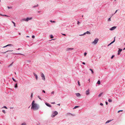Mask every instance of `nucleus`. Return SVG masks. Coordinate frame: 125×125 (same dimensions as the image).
I'll return each instance as SVG.
<instances>
[{"label": "nucleus", "mask_w": 125, "mask_h": 125, "mask_svg": "<svg viewBox=\"0 0 125 125\" xmlns=\"http://www.w3.org/2000/svg\"><path fill=\"white\" fill-rule=\"evenodd\" d=\"M39 105L36 104H35L31 105V109H33L34 110H37L39 109Z\"/></svg>", "instance_id": "1"}, {"label": "nucleus", "mask_w": 125, "mask_h": 125, "mask_svg": "<svg viewBox=\"0 0 125 125\" xmlns=\"http://www.w3.org/2000/svg\"><path fill=\"white\" fill-rule=\"evenodd\" d=\"M32 19V17H27L26 19H24L22 20V21H28L29 20H31Z\"/></svg>", "instance_id": "2"}, {"label": "nucleus", "mask_w": 125, "mask_h": 125, "mask_svg": "<svg viewBox=\"0 0 125 125\" xmlns=\"http://www.w3.org/2000/svg\"><path fill=\"white\" fill-rule=\"evenodd\" d=\"M58 114V113L57 111H55L53 112V114H52V116L54 117L57 115Z\"/></svg>", "instance_id": "3"}, {"label": "nucleus", "mask_w": 125, "mask_h": 125, "mask_svg": "<svg viewBox=\"0 0 125 125\" xmlns=\"http://www.w3.org/2000/svg\"><path fill=\"white\" fill-rule=\"evenodd\" d=\"M98 39L96 38H95L93 43L95 44H96L98 42Z\"/></svg>", "instance_id": "4"}, {"label": "nucleus", "mask_w": 125, "mask_h": 125, "mask_svg": "<svg viewBox=\"0 0 125 125\" xmlns=\"http://www.w3.org/2000/svg\"><path fill=\"white\" fill-rule=\"evenodd\" d=\"M41 74L42 79L43 80L45 81V78L44 74L42 73V72L41 73Z\"/></svg>", "instance_id": "5"}, {"label": "nucleus", "mask_w": 125, "mask_h": 125, "mask_svg": "<svg viewBox=\"0 0 125 125\" xmlns=\"http://www.w3.org/2000/svg\"><path fill=\"white\" fill-rule=\"evenodd\" d=\"M116 27H117L116 26L113 27H112L110 28L109 29V30L111 31H113L116 28Z\"/></svg>", "instance_id": "6"}, {"label": "nucleus", "mask_w": 125, "mask_h": 125, "mask_svg": "<svg viewBox=\"0 0 125 125\" xmlns=\"http://www.w3.org/2000/svg\"><path fill=\"white\" fill-rule=\"evenodd\" d=\"M119 50L118 51V54H117L118 55H119L120 54V53L122 51V49H118Z\"/></svg>", "instance_id": "7"}, {"label": "nucleus", "mask_w": 125, "mask_h": 125, "mask_svg": "<svg viewBox=\"0 0 125 125\" xmlns=\"http://www.w3.org/2000/svg\"><path fill=\"white\" fill-rule=\"evenodd\" d=\"M45 104L48 106L49 107H51V105L48 103L46 102L45 103Z\"/></svg>", "instance_id": "8"}, {"label": "nucleus", "mask_w": 125, "mask_h": 125, "mask_svg": "<svg viewBox=\"0 0 125 125\" xmlns=\"http://www.w3.org/2000/svg\"><path fill=\"white\" fill-rule=\"evenodd\" d=\"M86 94L87 95H88L89 94V89H88V90L86 91Z\"/></svg>", "instance_id": "9"}, {"label": "nucleus", "mask_w": 125, "mask_h": 125, "mask_svg": "<svg viewBox=\"0 0 125 125\" xmlns=\"http://www.w3.org/2000/svg\"><path fill=\"white\" fill-rule=\"evenodd\" d=\"M33 75L35 76L36 79V80H37L38 78V76L35 73H33Z\"/></svg>", "instance_id": "10"}, {"label": "nucleus", "mask_w": 125, "mask_h": 125, "mask_svg": "<svg viewBox=\"0 0 125 125\" xmlns=\"http://www.w3.org/2000/svg\"><path fill=\"white\" fill-rule=\"evenodd\" d=\"M73 48H68L67 49L66 51H70L71 50H73Z\"/></svg>", "instance_id": "11"}, {"label": "nucleus", "mask_w": 125, "mask_h": 125, "mask_svg": "<svg viewBox=\"0 0 125 125\" xmlns=\"http://www.w3.org/2000/svg\"><path fill=\"white\" fill-rule=\"evenodd\" d=\"M11 53V54H21V55H24L23 54H21L20 53Z\"/></svg>", "instance_id": "12"}, {"label": "nucleus", "mask_w": 125, "mask_h": 125, "mask_svg": "<svg viewBox=\"0 0 125 125\" xmlns=\"http://www.w3.org/2000/svg\"><path fill=\"white\" fill-rule=\"evenodd\" d=\"M112 120H108L105 122V123L106 124L108 123H109L111 121H112Z\"/></svg>", "instance_id": "13"}, {"label": "nucleus", "mask_w": 125, "mask_h": 125, "mask_svg": "<svg viewBox=\"0 0 125 125\" xmlns=\"http://www.w3.org/2000/svg\"><path fill=\"white\" fill-rule=\"evenodd\" d=\"M76 94L77 97H79L81 96L80 94L79 93H76Z\"/></svg>", "instance_id": "14"}, {"label": "nucleus", "mask_w": 125, "mask_h": 125, "mask_svg": "<svg viewBox=\"0 0 125 125\" xmlns=\"http://www.w3.org/2000/svg\"><path fill=\"white\" fill-rule=\"evenodd\" d=\"M13 63V62H12V63L11 64H10L9 65H8V67H9L11 66L12 65V64Z\"/></svg>", "instance_id": "15"}, {"label": "nucleus", "mask_w": 125, "mask_h": 125, "mask_svg": "<svg viewBox=\"0 0 125 125\" xmlns=\"http://www.w3.org/2000/svg\"><path fill=\"white\" fill-rule=\"evenodd\" d=\"M7 51L5 52H1V53H5L6 52H9V51Z\"/></svg>", "instance_id": "16"}, {"label": "nucleus", "mask_w": 125, "mask_h": 125, "mask_svg": "<svg viewBox=\"0 0 125 125\" xmlns=\"http://www.w3.org/2000/svg\"><path fill=\"white\" fill-rule=\"evenodd\" d=\"M79 107V106H75L73 108V109H75Z\"/></svg>", "instance_id": "17"}, {"label": "nucleus", "mask_w": 125, "mask_h": 125, "mask_svg": "<svg viewBox=\"0 0 125 125\" xmlns=\"http://www.w3.org/2000/svg\"><path fill=\"white\" fill-rule=\"evenodd\" d=\"M14 87L15 88H16L18 87L17 83H16L15 84V85Z\"/></svg>", "instance_id": "18"}, {"label": "nucleus", "mask_w": 125, "mask_h": 125, "mask_svg": "<svg viewBox=\"0 0 125 125\" xmlns=\"http://www.w3.org/2000/svg\"><path fill=\"white\" fill-rule=\"evenodd\" d=\"M115 37L114 38V40L112 42H111L110 43L111 44L113 43L115 41Z\"/></svg>", "instance_id": "19"}, {"label": "nucleus", "mask_w": 125, "mask_h": 125, "mask_svg": "<svg viewBox=\"0 0 125 125\" xmlns=\"http://www.w3.org/2000/svg\"><path fill=\"white\" fill-rule=\"evenodd\" d=\"M35 101L34 100H33L32 101V102L31 103V105H33L34 104H35Z\"/></svg>", "instance_id": "20"}, {"label": "nucleus", "mask_w": 125, "mask_h": 125, "mask_svg": "<svg viewBox=\"0 0 125 125\" xmlns=\"http://www.w3.org/2000/svg\"><path fill=\"white\" fill-rule=\"evenodd\" d=\"M103 94V93H101L100 94L98 95V97H100Z\"/></svg>", "instance_id": "21"}, {"label": "nucleus", "mask_w": 125, "mask_h": 125, "mask_svg": "<svg viewBox=\"0 0 125 125\" xmlns=\"http://www.w3.org/2000/svg\"><path fill=\"white\" fill-rule=\"evenodd\" d=\"M97 83L99 84H100V81H99V80H98V81H97Z\"/></svg>", "instance_id": "22"}, {"label": "nucleus", "mask_w": 125, "mask_h": 125, "mask_svg": "<svg viewBox=\"0 0 125 125\" xmlns=\"http://www.w3.org/2000/svg\"><path fill=\"white\" fill-rule=\"evenodd\" d=\"M38 6V4H37L36 5H35V6H34L33 7V8H35L36 7H37Z\"/></svg>", "instance_id": "23"}, {"label": "nucleus", "mask_w": 125, "mask_h": 125, "mask_svg": "<svg viewBox=\"0 0 125 125\" xmlns=\"http://www.w3.org/2000/svg\"><path fill=\"white\" fill-rule=\"evenodd\" d=\"M7 45V46H13V45L12 44H8Z\"/></svg>", "instance_id": "24"}, {"label": "nucleus", "mask_w": 125, "mask_h": 125, "mask_svg": "<svg viewBox=\"0 0 125 125\" xmlns=\"http://www.w3.org/2000/svg\"><path fill=\"white\" fill-rule=\"evenodd\" d=\"M108 101L110 102H112V101L111 100V99H109L108 100Z\"/></svg>", "instance_id": "25"}, {"label": "nucleus", "mask_w": 125, "mask_h": 125, "mask_svg": "<svg viewBox=\"0 0 125 125\" xmlns=\"http://www.w3.org/2000/svg\"><path fill=\"white\" fill-rule=\"evenodd\" d=\"M12 79L14 81L16 82V80H15L13 77L12 78Z\"/></svg>", "instance_id": "26"}, {"label": "nucleus", "mask_w": 125, "mask_h": 125, "mask_svg": "<svg viewBox=\"0 0 125 125\" xmlns=\"http://www.w3.org/2000/svg\"><path fill=\"white\" fill-rule=\"evenodd\" d=\"M50 21L52 23H54L55 22V21H52V20H51Z\"/></svg>", "instance_id": "27"}, {"label": "nucleus", "mask_w": 125, "mask_h": 125, "mask_svg": "<svg viewBox=\"0 0 125 125\" xmlns=\"http://www.w3.org/2000/svg\"><path fill=\"white\" fill-rule=\"evenodd\" d=\"M89 70L91 71L92 73H94V72H93V70L92 69H89Z\"/></svg>", "instance_id": "28"}, {"label": "nucleus", "mask_w": 125, "mask_h": 125, "mask_svg": "<svg viewBox=\"0 0 125 125\" xmlns=\"http://www.w3.org/2000/svg\"><path fill=\"white\" fill-rule=\"evenodd\" d=\"M85 33H86V34H90V32L88 31H86V32H85Z\"/></svg>", "instance_id": "29"}, {"label": "nucleus", "mask_w": 125, "mask_h": 125, "mask_svg": "<svg viewBox=\"0 0 125 125\" xmlns=\"http://www.w3.org/2000/svg\"><path fill=\"white\" fill-rule=\"evenodd\" d=\"M38 97L41 100H42V99L41 98V97L40 96H38Z\"/></svg>", "instance_id": "30"}, {"label": "nucleus", "mask_w": 125, "mask_h": 125, "mask_svg": "<svg viewBox=\"0 0 125 125\" xmlns=\"http://www.w3.org/2000/svg\"><path fill=\"white\" fill-rule=\"evenodd\" d=\"M50 37L52 39L53 38V36L52 35H50Z\"/></svg>", "instance_id": "31"}, {"label": "nucleus", "mask_w": 125, "mask_h": 125, "mask_svg": "<svg viewBox=\"0 0 125 125\" xmlns=\"http://www.w3.org/2000/svg\"><path fill=\"white\" fill-rule=\"evenodd\" d=\"M8 8V9H12V7H9L8 6L7 7Z\"/></svg>", "instance_id": "32"}, {"label": "nucleus", "mask_w": 125, "mask_h": 125, "mask_svg": "<svg viewBox=\"0 0 125 125\" xmlns=\"http://www.w3.org/2000/svg\"><path fill=\"white\" fill-rule=\"evenodd\" d=\"M3 16L10 17V16H8L6 15H3Z\"/></svg>", "instance_id": "33"}, {"label": "nucleus", "mask_w": 125, "mask_h": 125, "mask_svg": "<svg viewBox=\"0 0 125 125\" xmlns=\"http://www.w3.org/2000/svg\"><path fill=\"white\" fill-rule=\"evenodd\" d=\"M12 23L13 24H14V27H15L16 26V25H15V23L13 21H12Z\"/></svg>", "instance_id": "34"}, {"label": "nucleus", "mask_w": 125, "mask_h": 125, "mask_svg": "<svg viewBox=\"0 0 125 125\" xmlns=\"http://www.w3.org/2000/svg\"><path fill=\"white\" fill-rule=\"evenodd\" d=\"M33 94V93H31V98H32V97Z\"/></svg>", "instance_id": "35"}, {"label": "nucleus", "mask_w": 125, "mask_h": 125, "mask_svg": "<svg viewBox=\"0 0 125 125\" xmlns=\"http://www.w3.org/2000/svg\"><path fill=\"white\" fill-rule=\"evenodd\" d=\"M118 10H116L115 12V13L113 14V15H114L116 13V12H117V11Z\"/></svg>", "instance_id": "36"}, {"label": "nucleus", "mask_w": 125, "mask_h": 125, "mask_svg": "<svg viewBox=\"0 0 125 125\" xmlns=\"http://www.w3.org/2000/svg\"><path fill=\"white\" fill-rule=\"evenodd\" d=\"M78 85L79 86H80V82H79V81H78Z\"/></svg>", "instance_id": "37"}, {"label": "nucleus", "mask_w": 125, "mask_h": 125, "mask_svg": "<svg viewBox=\"0 0 125 125\" xmlns=\"http://www.w3.org/2000/svg\"><path fill=\"white\" fill-rule=\"evenodd\" d=\"M2 112L4 114H5L6 113V112L4 110H2Z\"/></svg>", "instance_id": "38"}, {"label": "nucleus", "mask_w": 125, "mask_h": 125, "mask_svg": "<svg viewBox=\"0 0 125 125\" xmlns=\"http://www.w3.org/2000/svg\"><path fill=\"white\" fill-rule=\"evenodd\" d=\"M80 23V22L79 21H77V24L78 25H79Z\"/></svg>", "instance_id": "39"}, {"label": "nucleus", "mask_w": 125, "mask_h": 125, "mask_svg": "<svg viewBox=\"0 0 125 125\" xmlns=\"http://www.w3.org/2000/svg\"><path fill=\"white\" fill-rule=\"evenodd\" d=\"M114 55H112L111 57V58L112 59H113L114 58Z\"/></svg>", "instance_id": "40"}, {"label": "nucleus", "mask_w": 125, "mask_h": 125, "mask_svg": "<svg viewBox=\"0 0 125 125\" xmlns=\"http://www.w3.org/2000/svg\"><path fill=\"white\" fill-rule=\"evenodd\" d=\"M87 54V53L86 52H85L84 53V56H86Z\"/></svg>", "instance_id": "41"}, {"label": "nucleus", "mask_w": 125, "mask_h": 125, "mask_svg": "<svg viewBox=\"0 0 125 125\" xmlns=\"http://www.w3.org/2000/svg\"><path fill=\"white\" fill-rule=\"evenodd\" d=\"M2 108H5L6 109H7V107L5 106H4Z\"/></svg>", "instance_id": "42"}, {"label": "nucleus", "mask_w": 125, "mask_h": 125, "mask_svg": "<svg viewBox=\"0 0 125 125\" xmlns=\"http://www.w3.org/2000/svg\"><path fill=\"white\" fill-rule=\"evenodd\" d=\"M35 36L34 35H33L32 36V38H35Z\"/></svg>", "instance_id": "43"}, {"label": "nucleus", "mask_w": 125, "mask_h": 125, "mask_svg": "<svg viewBox=\"0 0 125 125\" xmlns=\"http://www.w3.org/2000/svg\"><path fill=\"white\" fill-rule=\"evenodd\" d=\"M100 104V105H101L102 106H103V104L102 103H101Z\"/></svg>", "instance_id": "44"}, {"label": "nucleus", "mask_w": 125, "mask_h": 125, "mask_svg": "<svg viewBox=\"0 0 125 125\" xmlns=\"http://www.w3.org/2000/svg\"><path fill=\"white\" fill-rule=\"evenodd\" d=\"M21 125H26V124L25 123H23Z\"/></svg>", "instance_id": "45"}, {"label": "nucleus", "mask_w": 125, "mask_h": 125, "mask_svg": "<svg viewBox=\"0 0 125 125\" xmlns=\"http://www.w3.org/2000/svg\"><path fill=\"white\" fill-rule=\"evenodd\" d=\"M123 111V110H119V111H118V113H119L120 112H122Z\"/></svg>", "instance_id": "46"}, {"label": "nucleus", "mask_w": 125, "mask_h": 125, "mask_svg": "<svg viewBox=\"0 0 125 125\" xmlns=\"http://www.w3.org/2000/svg\"><path fill=\"white\" fill-rule=\"evenodd\" d=\"M111 21V18H109L108 19V21Z\"/></svg>", "instance_id": "47"}, {"label": "nucleus", "mask_w": 125, "mask_h": 125, "mask_svg": "<svg viewBox=\"0 0 125 125\" xmlns=\"http://www.w3.org/2000/svg\"><path fill=\"white\" fill-rule=\"evenodd\" d=\"M54 91H53L52 92H51V94H54Z\"/></svg>", "instance_id": "48"}, {"label": "nucleus", "mask_w": 125, "mask_h": 125, "mask_svg": "<svg viewBox=\"0 0 125 125\" xmlns=\"http://www.w3.org/2000/svg\"><path fill=\"white\" fill-rule=\"evenodd\" d=\"M106 105H107L108 104V103L106 101L105 102Z\"/></svg>", "instance_id": "49"}, {"label": "nucleus", "mask_w": 125, "mask_h": 125, "mask_svg": "<svg viewBox=\"0 0 125 125\" xmlns=\"http://www.w3.org/2000/svg\"><path fill=\"white\" fill-rule=\"evenodd\" d=\"M7 47V45H6V46H4V47H3V48H5V47Z\"/></svg>", "instance_id": "50"}, {"label": "nucleus", "mask_w": 125, "mask_h": 125, "mask_svg": "<svg viewBox=\"0 0 125 125\" xmlns=\"http://www.w3.org/2000/svg\"><path fill=\"white\" fill-rule=\"evenodd\" d=\"M42 92L44 93H45V91L44 90H43Z\"/></svg>", "instance_id": "51"}, {"label": "nucleus", "mask_w": 125, "mask_h": 125, "mask_svg": "<svg viewBox=\"0 0 125 125\" xmlns=\"http://www.w3.org/2000/svg\"><path fill=\"white\" fill-rule=\"evenodd\" d=\"M82 64L84 65H85V63L84 62H82Z\"/></svg>", "instance_id": "52"}, {"label": "nucleus", "mask_w": 125, "mask_h": 125, "mask_svg": "<svg viewBox=\"0 0 125 125\" xmlns=\"http://www.w3.org/2000/svg\"><path fill=\"white\" fill-rule=\"evenodd\" d=\"M62 35H63L64 36H65L66 35L65 34L62 33Z\"/></svg>", "instance_id": "53"}, {"label": "nucleus", "mask_w": 125, "mask_h": 125, "mask_svg": "<svg viewBox=\"0 0 125 125\" xmlns=\"http://www.w3.org/2000/svg\"><path fill=\"white\" fill-rule=\"evenodd\" d=\"M52 104H55V103L54 102H53L52 103Z\"/></svg>", "instance_id": "54"}, {"label": "nucleus", "mask_w": 125, "mask_h": 125, "mask_svg": "<svg viewBox=\"0 0 125 125\" xmlns=\"http://www.w3.org/2000/svg\"><path fill=\"white\" fill-rule=\"evenodd\" d=\"M86 34V33H85V32L83 34V35H85V34Z\"/></svg>", "instance_id": "55"}, {"label": "nucleus", "mask_w": 125, "mask_h": 125, "mask_svg": "<svg viewBox=\"0 0 125 125\" xmlns=\"http://www.w3.org/2000/svg\"><path fill=\"white\" fill-rule=\"evenodd\" d=\"M41 11H37V12L38 13H39L40 12H41Z\"/></svg>", "instance_id": "56"}, {"label": "nucleus", "mask_w": 125, "mask_h": 125, "mask_svg": "<svg viewBox=\"0 0 125 125\" xmlns=\"http://www.w3.org/2000/svg\"><path fill=\"white\" fill-rule=\"evenodd\" d=\"M83 35V34H80L79 35V36H82V35Z\"/></svg>", "instance_id": "57"}, {"label": "nucleus", "mask_w": 125, "mask_h": 125, "mask_svg": "<svg viewBox=\"0 0 125 125\" xmlns=\"http://www.w3.org/2000/svg\"><path fill=\"white\" fill-rule=\"evenodd\" d=\"M21 49V48H18V49H17V50H20V49Z\"/></svg>", "instance_id": "58"}, {"label": "nucleus", "mask_w": 125, "mask_h": 125, "mask_svg": "<svg viewBox=\"0 0 125 125\" xmlns=\"http://www.w3.org/2000/svg\"><path fill=\"white\" fill-rule=\"evenodd\" d=\"M111 44H110V43L108 45V46H110V45H111Z\"/></svg>", "instance_id": "59"}, {"label": "nucleus", "mask_w": 125, "mask_h": 125, "mask_svg": "<svg viewBox=\"0 0 125 125\" xmlns=\"http://www.w3.org/2000/svg\"><path fill=\"white\" fill-rule=\"evenodd\" d=\"M57 105H59V106H60V104H57Z\"/></svg>", "instance_id": "60"}, {"label": "nucleus", "mask_w": 125, "mask_h": 125, "mask_svg": "<svg viewBox=\"0 0 125 125\" xmlns=\"http://www.w3.org/2000/svg\"><path fill=\"white\" fill-rule=\"evenodd\" d=\"M0 15H1L2 16H3V15L1 14H0Z\"/></svg>", "instance_id": "61"}, {"label": "nucleus", "mask_w": 125, "mask_h": 125, "mask_svg": "<svg viewBox=\"0 0 125 125\" xmlns=\"http://www.w3.org/2000/svg\"><path fill=\"white\" fill-rule=\"evenodd\" d=\"M26 37H29V36H26Z\"/></svg>", "instance_id": "62"}, {"label": "nucleus", "mask_w": 125, "mask_h": 125, "mask_svg": "<svg viewBox=\"0 0 125 125\" xmlns=\"http://www.w3.org/2000/svg\"><path fill=\"white\" fill-rule=\"evenodd\" d=\"M123 50H125V47L123 49Z\"/></svg>", "instance_id": "63"}, {"label": "nucleus", "mask_w": 125, "mask_h": 125, "mask_svg": "<svg viewBox=\"0 0 125 125\" xmlns=\"http://www.w3.org/2000/svg\"><path fill=\"white\" fill-rule=\"evenodd\" d=\"M90 80V79H89L88 80V81H89Z\"/></svg>", "instance_id": "64"}]
</instances>
